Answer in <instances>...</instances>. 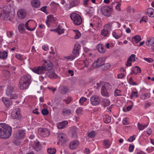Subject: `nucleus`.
<instances>
[{
	"label": "nucleus",
	"instance_id": "f257e3e1",
	"mask_svg": "<svg viewBox=\"0 0 154 154\" xmlns=\"http://www.w3.org/2000/svg\"><path fill=\"white\" fill-rule=\"evenodd\" d=\"M43 60L44 63L43 66L35 67L32 69V70L34 72L38 74H43L52 69L53 64L51 61L49 60Z\"/></svg>",
	"mask_w": 154,
	"mask_h": 154
},
{
	"label": "nucleus",
	"instance_id": "f03ea898",
	"mask_svg": "<svg viewBox=\"0 0 154 154\" xmlns=\"http://www.w3.org/2000/svg\"><path fill=\"white\" fill-rule=\"evenodd\" d=\"M12 129L5 123H0V138L6 139L10 137L11 134Z\"/></svg>",
	"mask_w": 154,
	"mask_h": 154
},
{
	"label": "nucleus",
	"instance_id": "7ed1b4c3",
	"mask_svg": "<svg viewBox=\"0 0 154 154\" xmlns=\"http://www.w3.org/2000/svg\"><path fill=\"white\" fill-rule=\"evenodd\" d=\"M30 76L29 75L23 76L19 82V86L20 89L23 90L27 88L30 83Z\"/></svg>",
	"mask_w": 154,
	"mask_h": 154
},
{
	"label": "nucleus",
	"instance_id": "20e7f679",
	"mask_svg": "<svg viewBox=\"0 0 154 154\" xmlns=\"http://www.w3.org/2000/svg\"><path fill=\"white\" fill-rule=\"evenodd\" d=\"M70 17L75 25H79L82 23V19L81 17L75 13H72L70 15Z\"/></svg>",
	"mask_w": 154,
	"mask_h": 154
},
{
	"label": "nucleus",
	"instance_id": "39448f33",
	"mask_svg": "<svg viewBox=\"0 0 154 154\" xmlns=\"http://www.w3.org/2000/svg\"><path fill=\"white\" fill-rule=\"evenodd\" d=\"M13 88L11 86H8L6 90V94L10 99L17 98V95L13 92Z\"/></svg>",
	"mask_w": 154,
	"mask_h": 154
},
{
	"label": "nucleus",
	"instance_id": "423d86ee",
	"mask_svg": "<svg viewBox=\"0 0 154 154\" xmlns=\"http://www.w3.org/2000/svg\"><path fill=\"white\" fill-rule=\"evenodd\" d=\"M105 58L104 57H100L95 61L93 64V67L98 68L101 67L102 65L105 63Z\"/></svg>",
	"mask_w": 154,
	"mask_h": 154
},
{
	"label": "nucleus",
	"instance_id": "0eeeda50",
	"mask_svg": "<svg viewBox=\"0 0 154 154\" xmlns=\"http://www.w3.org/2000/svg\"><path fill=\"white\" fill-rule=\"evenodd\" d=\"M3 12V16L4 17V20H9L11 21L13 19L14 14L6 11H4Z\"/></svg>",
	"mask_w": 154,
	"mask_h": 154
},
{
	"label": "nucleus",
	"instance_id": "6e6552de",
	"mask_svg": "<svg viewBox=\"0 0 154 154\" xmlns=\"http://www.w3.org/2000/svg\"><path fill=\"white\" fill-rule=\"evenodd\" d=\"M38 133L43 137H47L50 134L49 131L45 128H39L38 130Z\"/></svg>",
	"mask_w": 154,
	"mask_h": 154
},
{
	"label": "nucleus",
	"instance_id": "1a4fd4ad",
	"mask_svg": "<svg viewBox=\"0 0 154 154\" xmlns=\"http://www.w3.org/2000/svg\"><path fill=\"white\" fill-rule=\"evenodd\" d=\"M100 11L101 13L105 16L109 17L111 15V12L109 11V7L108 6L103 7Z\"/></svg>",
	"mask_w": 154,
	"mask_h": 154
},
{
	"label": "nucleus",
	"instance_id": "9d476101",
	"mask_svg": "<svg viewBox=\"0 0 154 154\" xmlns=\"http://www.w3.org/2000/svg\"><path fill=\"white\" fill-rule=\"evenodd\" d=\"M100 101V98L97 96H92L91 98V103L93 105H97L99 104Z\"/></svg>",
	"mask_w": 154,
	"mask_h": 154
},
{
	"label": "nucleus",
	"instance_id": "9b49d317",
	"mask_svg": "<svg viewBox=\"0 0 154 154\" xmlns=\"http://www.w3.org/2000/svg\"><path fill=\"white\" fill-rule=\"evenodd\" d=\"M54 69H51L48 71L45 72V73L46 76H48L50 79H55L57 77V75L56 74L54 71Z\"/></svg>",
	"mask_w": 154,
	"mask_h": 154
},
{
	"label": "nucleus",
	"instance_id": "f8f14e48",
	"mask_svg": "<svg viewBox=\"0 0 154 154\" xmlns=\"http://www.w3.org/2000/svg\"><path fill=\"white\" fill-rule=\"evenodd\" d=\"M25 133L23 130H20L14 134V137L17 139H20L23 138L24 136Z\"/></svg>",
	"mask_w": 154,
	"mask_h": 154
},
{
	"label": "nucleus",
	"instance_id": "ddd939ff",
	"mask_svg": "<svg viewBox=\"0 0 154 154\" xmlns=\"http://www.w3.org/2000/svg\"><path fill=\"white\" fill-rule=\"evenodd\" d=\"M79 145V142L75 140L70 142L69 145V147L71 149H74L76 148Z\"/></svg>",
	"mask_w": 154,
	"mask_h": 154
},
{
	"label": "nucleus",
	"instance_id": "4468645a",
	"mask_svg": "<svg viewBox=\"0 0 154 154\" xmlns=\"http://www.w3.org/2000/svg\"><path fill=\"white\" fill-rule=\"evenodd\" d=\"M11 116L13 119L18 120L21 118V115L20 111L17 110L16 111H13L12 112Z\"/></svg>",
	"mask_w": 154,
	"mask_h": 154
},
{
	"label": "nucleus",
	"instance_id": "2eb2a0df",
	"mask_svg": "<svg viewBox=\"0 0 154 154\" xmlns=\"http://www.w3.org/2000/svg\"><path fill=\"white\" fill-rule=\"evenodd\" d=\"M26 14V11L23 10H19L17 13L18 17L21 19H24L25 17Z\"/></svg>",
	"mask_w": 154,
	"mask_h": 154
},
{
	"label": "nucleus",
	"instance_id": "dca6fc26",
	"mask_svg": "<svg viewBox=\"0 0 154 154\" xmlns=\"http://www.w3.org/2000/svg\"><path fill=\"white\" fill-rule=\"evenodd\" d=\"M76 129L75 127H71L70 129V131L72 134V137L74 138H76L77 137Z\"/></svg>",
	"mask_w": 154,
	"mask_h": 154
},
{
	"label": "nucleus",
	"instance_id": "f3484780",
	"mask_svg": "<svg viewBox=\"0 0 154 154\" xmlns=\"http://www.w3.org/2000/svg\"><path fill=\"white\" fill-rule=\"evenodd\" d=\"M80 49V45H74V48L73 50L72 53L73 54H75L78 55L79 54V51Z\"/></svg>",
	"mask_w": 154,
	"mask_h": 154
},
{
	"label": "nucleus",
	"instance_id": "a211bd4d",
	"mask_svg": "<svg viewBox=\"0 0 154 154\" xmlns=\"http://www.w3.org/2000/svg\"><path fill=\"white\" fill-rule=\"evenodd\" d=\"M65 137L63 134H59L58 135L59 140L63 143H65L67 142Z\"/></svg>",
	"mask_w": 154,
	"mask_h": 154
},
{
	"label": "nucleus",
	"instance_id": "6ab92c4d",
	"mask_svg": "<svg viewBox=\"0 0 154 154\" xmlns=\"http://www.w3.org/2000/svg\"><path fill=\"white\" fill-rule=\"evenodd\" d=\"M31 4L33 7L38 8L40 6V2L38 0H32L31 1Z\"/></svg>",
	"mask_w": 154,
	"mask_h": 154
},
{
	"label": "nucleus",
	"instance_id": "aec40b11",
	"mask_svg": "<svg viewBox=\"0 0 154 154\" xmlns=\"http://www.w3.org/2000/svg\"><path fill=\"white\" fill-rule=\"evenodd\" d=\"M59 90L61 94L64 95L67 92V88L64 86H61L59 88Z\"/></svg>",
	"mask_w": 154,
	"mask_h": 154
},
{
	"label": "nucleus",
	"instance_id": "412c9836",
	"mask_svg": "<svg viewBox=\"0 0 154 154\" xmlns=\"http://www.w3.org/2000/svg\"><path fill=\"white\" fill-rule=\"evenodd\" d=\"M146 13L150 17H154V9L152 8H149L147 9Z\"/></svg>",
	"mask_w": 154,
	"mask_h": 154
},
{
	"label": "nucleus",
	"instance_id": "4be33fe9",
	"mask_svg": "<svg viewBox=\"0 0 154 154\" xmlns=\"http://www.w3.org/2000/svg\"><path fill=\"white\" fill-rule=\"evenodd\" d=\"M2 100L5 105L7 107H8L12 104V102L9 100L8 98L3 97Z\"/></svg>",
	"mask_w": 154,
	"mask_h": 154
},
{
	"label": "nucleus",
	"instance_id": "5701e85b",
	"mask_svg": "<svg viewBox=\"0 0 154 154\" xmlns=\"http://www.w3.org/2000/svg\"><path fill=\"white\" fill-rule=\"evenodd\" d=\"M141 40L140 37L139 35L134 36L132 38V42L134 43H137Z\"/></svg>",
	"mask_w": 154,
	"mask_h": 154
},
{
	"label": "nucleus",
	"instance_id": "b1692460",
	"mask_svg": "<svg viewBox=\"0 0 154 154\" xmlns=\"http://www.w3.org/2000/svg\"><path fill=\"white\" fill-rule=\"evenodd\" d=\"M97 48L98 51L102 53H104L105 51V49L104 48V46L102 44H99L97 46Z\"/></svg>",
	"mask_w": 154,
	"mask_h": 154
},
{
	"label": "nucleus",
	"instance_id": "393cba45",
	"mask_svg": "<svg viewBox=\"0 0 154 154\" xmlns=\"http://www.w3.org/2000/svg\"><path fill=\"white\" fill-rule=\"evenodd\" d=\"M67 125V121H64L62 122L59 123L57 125V127L59 129H62L64 128L65 126Z\"/></svg>",
	"mask_w": 154,
	"mask_h": 154
},
{
	"label": "nucleus",
	"instance_id": "a878e982",
	"mask_svg": "<svg viewBox=\"0 0 154 154\" xmlns=\"http://www.w3.org/2000/svg\"><path fill=\"white\" fill-rule=\"evenodd\" d=\"M110 104V102L108 99L105 98L103 100L102 105L104 107L109 106Z\"/></svg>",
	"mask_w": 154,
	"mask_h": 154
},
{
	"label": "nucleus",
	"instance_id": "bb28decb",
	"mask_svg": "<svg viewBox=\"0 0 154 154\" xmlns=\"http://www.w3.org/2000/svg\"><path fill=\"white\" fill-rule=\"evenodd\" d=\"M35 150L37 151H39L41 149V147L40 146L39 142L38 141L35 143V145L33 146Z\"/></svg>",
	"mask_w": 154,
	"mask_h": 154
},
{
	"label": "nucleus",
	"instance_id": "cd10ccee",
	"mask_svg": "<svg viewBox=\"0 0 154 154\" xmlns=\"http://www.w3.org/2000/svg\"><path fill=\"white\" fill-rule=\"evenodd\" d=\"M18 29L20 33H23L24 32L25 30L24 24H20L18 26Z\"/></svg>",
	"mask_w": 154,
	"mask_h": 154
},
{
	"label": "nucleus",
	"instance_id": "c85d7f7f",
	"mask_svg": "<svg viewBox=\"0 0 154 154\" xmlns=\"http://www.w3.org/2000/svg\"><path fill=\"white\" fill-rule=\"evenodd\" d=\"M103 121L106 123H108L111 122V118L108 115H106L103 118Z\"/></svg>",
	"mask_w": 154,
	"mask_h": 154
},
{
	"label": "nucleus",
	"instance_id": "c756f323",
	"mask_svg": "<svg viewBox=\"0 0 154 154\" xmlns=\"http://www.w3.org/2000/svg\"><path fill=\"white\" fill-rule=\"evenodd\" d=\"M103 145L105 148H108L110 146V142L108 140H105L103 141Z\"/></svg>",
	"mask_w": 154,
	"mask_h": 154
},
{
	"label": "nucleus",
	"instance_id": "7c9ffc66",
	"mask_svg": "<svg viewBox=\"0 0 154 154\" xmlns=\"http://www.w3.org/2000/svg\"><path fill=\"white\" fill-rule=\"evenodd\" d=\"M101 93L103 96H107L108 95L105 86H103L102 87L101 89Z\"/></svg>",
	"mask_w": 154,
	"mask_h": 154
},
{
	"label": "nucleus",
	"instance_id": "2f4dec72",
	"mask_svg": "<svg viewBox=\"0 0 154 154\" xmlns=\"http://www.w3.org/2000/svg\"><path fill=\"white\" fill-rule=\"evenodd\" d=\"M110 66V64L109 63H106L105 64V63L101 66V69L103 70H106L109 68Z\"/></svg>",
	"mask_w": 154,
	"mask_h": 154
},
{
	"label": "nucleus",
	"instance_id": "473e14b6",
	"mask_svg": "<svg viewBox=\"0 0 154 154\" xmlns=\"http://www.w3.org/2000/svg\"><path fill=\"white\" fill-rule=\"evenodd\" d=\"M134 57V54H131L130 57L128 58V60L127 61V63L126 64V65L127 66H129L131 65V61L132 60V57Z\"/></svg>",
	"mask_w": 154,
	"mask_h": 154
},
{
	"label": "nucleus",
	"instance_id": "72a5a7b5",
	"mask_svg": "<svg viewBox=\"0 0 154 154\" xmlns=\"http://www.w3.org/2000/svg\"><path fill=\"white\" fill-rule=\"evenodd\" d=\"M8 56V52L5 51L0 52V58L3 59L6 58Z\"/></svg>",
	"mask_w": 154,
	"mask_h": 154
},
{
	"label": "nucleus",
	"instance_id": "f704fd0d",
	"mask_svg": "<svg viewBox=\"0 0 154 154\" xmlns=\"http://www.w3.org/2000/svg\"><path fill=\"white\" fill-rule=\"evenodd\" d=\"M51 31H54L57 32L59 34H60L63 32V29L60 28V26L59 25L57 28L53 29H51Z\"/></svg>",
	"mask_w": 154,
	"mask_h": 154
},
{
	"label": "nucleus",
	"instance_id": "c9c22d12",
	"mask_svg": "<svg viewBox=\"0 0 154 154\" xmlns=\"http://www.w3.org/2000/svg\"><path fill=\"white\" fill-rule=\"evenodd\" d=\"M109 33V31L104 29H103L101 32V34L104 37H107Z\"/></svg>",
	"mask_w": 154,
	"mask_h": 154
},
{
	"label": "nucleus",
	"instance_id": "e433bc0d",
	"mask_svg": "<svg viewBox=\"0 0 154 154\" xmlns=\"http://www.w3.org/2000/svg\"><path fill=\"white\" fill-rule=\"evenodd\" d=\"M146 44L148 46H151L154 43V38H152L148 40L146 42Z\"/></svg>",
	"mask_w": 154,
	"mask_h": 154
},
{
	"label": "nucleus",
	"instance_id": "4c0bfd02",
	"mask_svg": "<svg viewBox=\"0 0 154 154\" xmlns=\"http://www.w3.org/2000/svg\"><path fill=\"white\" fill-rule=\"evenodd\" d=\"M73 30L75 33V39H77L80 38L81 36V34L80 32L77 30Z\"/></svg>",
	"mask_w": 154,
	"mask_h": 154
},
{
	"label": "nucleus",
	"instance_id": "58836bf2",
	"mask_svg": "<svg viewBox=\"0 0 154 154\" xmlns=\"http://www.w3.org/2000/svg\"><path fill=\"white\" fill-rule=\"evenodd\" d=\"M48 152L50 154H54L56 152V149L54 148H49L48 149Z\"/></svg>",
	"mask_w": 154,
	"mask_h": 154
},
{
	"label": "nucleus",
	"instance_id": "ea45409f",
	"mask_svg": "<svg viewBox=\"0 0 154 154\" xmlns=\"http://www.w3.org/2000/svg\"><path fill=\"white\" fill-rule=\"evenodd\" d=\"M122 35V33H121L120 34H118L116 33V32H113L112 33V35L113 37L117 39H118L120 38Z\"/></svg>",
	"mask_w": 154,
	"mask_h": 154
},
{
	"label": "nucleus",
	"instance_id": "a19ab883",
	"mask_svg": "<svg viewBox=\"0 0 154 154\" xmlns=\"http://www.w3.org/2000/svg\"><path fill=\"white\" fill-rule=\"evenodd\" d=\"M112 26V24L109 23L105 25L103 27V29H106L107 31H109V30L110 29Z\"/></svg>",
	"mask_w": 154,
	"mask_h": 154
},
{
	"label": "nucleus",
	"instance_id": "79ce46f5",
	"mask_svg": "<svg viewBox=\"0 0 154 154\" xmlns=\"http://www.w3.org/2000/svg\"><path fill=\"white\" fill-rule=\"evenodd\" d=\"M3 73L6 77V79H8L10 76L11 73L10 71L8 70H5L3 71Z\"/></svg>",
	"mask_w": 154,
	"mask_h": 154
},
{
	"label": "nucleus",
	"instance_id": "37998d69",
	"mask_svg": "<svg viewBox=\"0 0 154 154\" xmlns=\"http://www.w3.org/2000/svg\"><path fill=\"white\" fill-rule=\"evenodd\" d=\"M41 112L42 114L44 116L47 115L49 113L48 110L46 109H42Z\"/></svg>",
	"mask_w": 154,
	"mask_h": 154
},
{
	"label": "nucleus",
	"instance_id": "c03bdc74",
	"mask_svg": "<svg viewBox=\"0 0 154 154\" xmlns=\"http://www.w3.org/2000/svg\"><path fill=\"white\" fill-rule=\"evenodd\" d=\"M95 132L94 131H91V132L88 134V136L90 138L94 137L95 136Z\"/></svg>",
	"mask_w": 154,
	"mask_h": 154
},
{
	"label": "nucleus",
	"instance_id": "a18cd8bd",
	"mask_svg": "<svg viewBox=\"0 0 154 154\" xmlns=\"http://www.w3.org/2000/svg\"><path fill=\"white\" fill-rule=\"evenodd\" d=\"M71 110H68V116H69V119L71 120H74L75 118V117L76 118V117H75L74 116H72L71 115Z\"/></svg>",
	"mask_w": 154,
	"mask_h": 154
},
{
	"label": "nucleus",
	"instance_id": "49530a36",
	"mask_svg": "<svg viewBox=\"0 0 154 154\" xmlns=\"http://www.w3.org/2000/svg\"><path fill=\"white\" fill-rule=\"evenodd\" d=\"M146 125H143L139 123L138 124V129L140 130H143L144 128L145 127H146Z\"/></svg>",
	"mask_w": 154,
	"mask_h": 154
},
{
	"label": "nucleus",
	"instance_id": "de8ad7c7",
	"mask_svg": "<svg viewBox=\"0 0 154 154\" xmlns=\"http://www.w3.org/2000/svg\"><path fill=\"white\" fill-rule=\"evenodd\" d=\"M76 2L75 0L71 2L70 3V6L69 8H71L74 6H75L77 5V4L75 3V2Z\"/></svg>",
	"mask_w": 154,
	"mask_h": 154
},
{
	"label": "nucleus",
	"instance_id": "09e8293b",
	"mask_svg": "<svg viewBox=\"0 0 154 154\" xmlns=\"http://www.w3.org/2000/svg\"><path fill=\"white\" fill-rule=\"evenodd\" d=\"M47 6H45L44 7H42L41 9V10L46 14H47L48 13V12L46 11V8H47Z\"/></svg>",
	"mask_w": 154,
	"mask_h": 154
},
{
	"label": "nucleus",
	"instance_id": "8fccbe9b",
	"mask_svg": "<svg viewBox=\"0 0 154 154\" xmlns=\"http://www.w3.org/2000/svg\"><path fill=\"white\" fill-rule=\"evenodd\" d=\"M87 100L86 98L83 97H81L80 99L79 102L81 104H82L84 102L86 101Z\"/></svg>",
	"mask_w": 154,
	"mask_h": 154
},
{
	"label": "nucleus",
	"instance_id": "3c124183",
	"mask_svg": "<svg viewBox=\"0 0 154 154\" xmlns=\"http://www.w3.org/2000/svg\"><path fill=\"white\" fill-rule=\"evenodd\" d=\"M120 90H118L117 89L115 91V96H117L120 95Z\"/></svg>",
	"mask_w": 154,
	"mask_h": 154
},
{
	"label": "nucleus",
	"instance_id": "603ef678",
	"mask_svg": "<svg viewBox=\"0 0 154 154\" xmlns=\"http://www.w3.org/2000/svg\"><path fill=\"white\" fill-rule=\"evenodd\" d=\"M135 136V135H134L131 137L130 138L128 139V141L131 142L133 141L135 139V138L134 137Z\"/></svg>",
	"mask_w": 154,
	"mask_h": 154
},
{
	"label": "nucleus",
	"instance_id": "864d4df0",
	"mask_svg": "<svg viewBox=\"0 0 154 154\" xmlns=\"http://www.w3.org/2000/svg\"><path fill=\"white\" fill-rule=\"evenodd\" d=\"M125 75L123 73H120L118 74L117 75V77L118 79H122L124 77Z\"/></svg>",
	"mask_w": 154,
	"mask_h": 154
},
{
	"label": "nucleus",
	"instance_id": "5fc2aeb1",
	"mask_svg": "<svg viewBox=\"0 0 154 154\" xmlns=\"http://www.w3.org/2000/svg\"><path fill=\"white\" fill-rule=\"evenodd\" d=\"M144 59L147 62L150 63L153 61L152 59L151 58H144Z\"/></svg>",
	"mask_w": 154,
	"mask_h": 154
},
{
	"label": "nucleus",
	"instance_id": "6e6d98bb",
	"mask_svg": "<svg viewBox=\"0 0 154 154\" xmlns=\"http://www.w3.org/2000/svg\"><path fill=\"white\" fill-rule=\"evenodd\" d=\"M134 145H132L131 144H130L129 146V150L130 152H132L134 149Z\"/></svg>",
	"mask_w": 154,
	"mask_h": 154
},
{
	"label": "nucleus",
	"instance_id": "4d7b16f0",
	"mask_svg": "<svg viewBox=\"0 0 154 154\" xmlns=\"http://www.w3.org/2000/svg\"><path fill=\"white\" fill-rule=\"evenodd\" d=\"M76 55L75 56L71 55L69 56H68V60H73L76 57Z\"/></svg>",
	"mask_w": 154,
	"mask_h": 154
},
{
	"label": "nucleus",
	"instance_id": "13d9d810",
	"mask_svg": "<svg viewBox=\"0 0 154 154\" xmlns=\"http://www.w3.org/2000/svg\"><path fill=\"white\" fill-rule=\"evenodd\" d=\"M134 68H137V71L138 73H140L141 72V69L138 66H136L134 67Z\"/></svg>",
	"mask_w": 154,
	"mask_h": 154
},
{
	"label": "nucleus",
	"instance_id": "bf43d9fd",
	"mask_svg": "<svg viewBox=\"0 0 154 154\" xmlns=\"http://www.w3.org/2000/svg\"><path fill=\"white\" fill-rule=\"evenodd\" d=\"M146 133H147V134L149 135H150L152 132V130L151 129H148V130H147L146 131Z\"/></svg>",
	"mask_w": 154,
	"mask_h": 154
},
{
	"label": "nucleus",
	"instance_id": "052dcab7",
	"mask_svg": "<svg viewBox=\"0 0 154 154\" xmlns=\"http://www.w3.org/2000/svg\"><path fill=\"white\" fill-rule=\"evenodd\" d=\"M121 5V4L120 3L118 4L116 7V9L117 10L120 11L121 10V9L120 7Z\"/></svg>",
	"mask_w": 154,
	"mask_h": 154
},
{
	"label": "nucleus",
	"instance_id": "680f3d73",
	"mask_svg": "<svg viewBox=\"0 0 154 154\" xmlns=\"http://www.w3.org/2000/svg\"><path fill=\"white\" fill-rule=\"evenodd\" d=\"M123 123L124 125H128V121H127V119L126 118H124L123 121Z\"/></svg>",
	"mask_w": 154,
	"mask_h": 154
},
{
	"label": "nucleus",
	"instance_id": "e2e57ef3",
	"mask_svg": "<svg viewBox=\"0 0 154 154\" xmlns=\"http://www.w3.org/2000/svg\"><path fill=\"white\" fill-rule=\"evenodd\" d=\"M13 143L14 145H19L20 144V143L19 141L16 140H14L13 141Z\"/></svg>",
	"mask_w": 154,
	"mask_h": 154
},
{
	"label": "nucleus",
	"instance_id": "0e129e2a",
	"mask_svg": "<svg viewBox=\"0 0 154 154\" xmlns=\"http://www.w3.org/2000/svg\"><path fill=\"white\" fill-rule=\"evenodd\" d=\"M38 109L36 108L34 110H33V113L34 114H36L37 115H38L39 112L37 111Z\"/></svg>",
	"mask_w": 154,
	"mask_h": 154
},
{
	"label": "nucleus",
	"instance_id": "69168bd1",
	"mask_svg": "<svg viewBox=\"0 0 154 154\" xmlns=\"http://www.w3.org/2000/svg\"><path fill=\"white\" fill-rule=\"evenodd\" d=\"M68 73L70 74L71 76H73L74 75V72L72 70H69L68 71Z\"/></svg>",
	"mask_w": 154,
	"mask_h": 154
},
{
	"label": "nucleus",
	"instance_id": "338daca9",
	"mask_svg": "<svg viewBox=\"0 0 154 154\" xmlns=\"http://www.w3.org/2000/svg\"><path fill=\"white\" fill-rule=\"evenodd\" d=\"M140 98L142 99L143 100L147 99V97H146V95L144 94H142V95H141Z\"/></svg>",
	"mask_w": 154,
	"mask_h": 154
},
{
	"label": "nucleus",
	"instance_id": "774afa93",
	"mask_svg": "<svg viewBox=\"0 0 154 154\" xmlns=\"http://www.w3.org/2000/svg\"><path fill=\"white\" fill-rule=\"evenodd\" d=\"M82 112V110L81 109H78L76 111V113L78 115L80 114Z\"/></svg>",
	"mask_w": 154,
	"mask_h": 154
}]
</instances>
